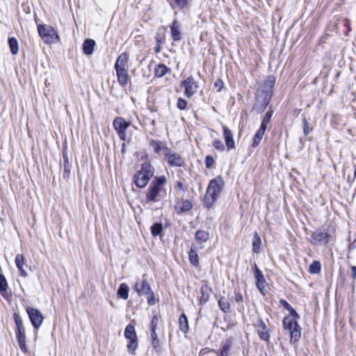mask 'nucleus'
<instances>
[{"label":"nucleus","instance_id":"052dcab7","mask_svg":"<svg viewBox=\"0 0 356 356\" xmlns=\"http://www.w3.org/2000/svg\"><path fill=\"white\" fill-rule=\"evenodd\" d=\"M161 51V44H156V45L154 47V51L156 54L160 53Z\"/></svg>","mask_w":356,"mask_h":356},{"label":"nucleus","instance_id":"c756f323","mask_svg":"<svg viewBox=\"0 0 356 356\" xmlns=\"http://www.w3.org/2000/svg\"><path fill=\"white\" fill-rule=\"evenodd\" d=\"M189 261L194 266H199V257L194 245H192L189 251Z\"/></svg>","mask_w":356,"mask_h":356},{"label":"nucleus","instance_id":"3c124183","mask_svg":"<svg viewBox=\"0 0 356 356\" xmlns=\"http://www.w3.org/2000/svg\"><path fill=\"white\" fill-rule=\"evenodd\" d=\"M204 162L207 168H211L215 163L213 158L210 155L206 156Z\"/></svg>","mask_w":356,"mask_h":356},{"label":"nucleus","instance_id":"79ce46f5","mask_svg":"<svg viewBox=\"0 0 356 356\" xmlns=\"http://www.w3.org/2000/svg\"><path fill=\"white\" fill-rule=\"evenodd\" d=\"M14 319H15V324L17 326V331L24 330V326H23V321H22L19 314H17V313L14 314Z\"/></svg>","mask_w":356,"mask_h":356},{"label":"nucleus","instance_id":"cd10ccee","mask_svg":"<svg viewBox=\"0 0 356 356\" xmlns=\"http://www.w3.org/2000/svg\"><path fill=\"white\" fill-rule=\"evenodd\" d=\"M139 172L151 179L154 175V168L149 163L145 162L142 165L141 170Z\"/></svg>","mask_w":356,"mask_h":356},{"label":"nucleus","instance_id":"4d7b16f0","mask_svg":"<svg viewBox=\"0 0 356 356\" xmlns=\"http://www.w3.org/2000/svg\"><path fill=\"white\" fill-rule=\"evenodd\" d=\"M234 300L237 302H243V295L241 293H240L239 292H235Z\"/></svg>","mask_w":356,"mask_h":356},{"label":"nucleus","instance_id":"bb28decb","mask_svg":"<svg viewBox=\"0 0 356 356\" xmlns=\"http://www.w3.org/2000/svg\"><path fill=\"white\" fill-rule=\"evenodd\" d=\"M266 130V129L260 127L259 129L257 131L254 136L253 141L252 143V146L253 147H257L259 146L264 135L265 134Z\"/></svg>","mask_w":356,"mask_h":356},{"label":"nucleus","instance_id":"37998d69","mask_svg":"<svg viewBox=\"0 0 356 356\" xmlns=\"http://www.w3.org/2000/svg\"><path fill=\"white\" fill-rule=\"evenodd\" d=\"M233 345V339L232 337L227 338L222 343L221 350L229 351Z\"/></svg>","mask_w":356,"mask_h":356},{"label":"nucleus","instance_id":"de8ad7c7","mask_svg":"<svg viewBox=\"0 0 356 356\" xmlns=\"http://www.w3.org/2000/svg\"><path fill=\"white\" fill-rule=\"evenodd\" d=\"M213 146L215 149L220 152H223L225 150V145L220 140H216L213 142Z\"/></svg>","mask_w":356,"mask_h":356},{"label":"nucleus","instance_id":"6e6d98bb","mask_svg":"<svg viewBox=\"0 0 356 356\" xmlns=\"http://www.w3.org/2000/svg\"><path fill=\"white\" fill-rule=\"evenodd\" d=\"M214 86L218 88V91L220 92L223 87V82L221 79H218L214 83Z\"/></svg>","mask_w":356,"mask_h":356},{"label":"nucleus","instance_id":"c9c22d12","mask_svg":"<svg viewBox=\"0 0 356 356\" xmlns=\"http://www.w3.org/2000/svg\"><path fill=\"white\" fill-rule=\"evenodd\" d=\"M261 244V240L257 234V232H254L252 239V251L254 253H259L260 250V246Z\"/></svg>","mask_w":356,"mask_h":356},{"label":"nucleus","instance_id":"423d86ee","mask_svg":"<svg viewBox=\"0 0 356 356\" xmlns=\"http://www.w3.org/2000/svg\"><path fill=\"white\" fill-rule=\"evenodd\" d=\"M124 337L129 340V343L127 345L128 351L132 355H134L135 350L138 347V338L135 327L133 325H127L124 330Z\"/></svg>","mask_w":356,"mask_h":356},{"label":"nucleus","instance_id":"20e7f679","mask_svg":"<svg viewBox=\"0 0 356 356\" xmlns=\"http://www.w3.org/2000/svg\"><path fill=\"white\" fill-rule=\"evenodd\" d=\"M165 176L155 177L152 181L146 195L147 202H156L163 185L165 183Z\"/></svg>","mask_w":356,"mask_h":356},{"label":"nucleus","instance_id":"a211bd4d","mask_svg":"<svg viewBox=\"0 0 356 356\" xmlns=\"http://www.w3.org/2000/svg\"><path fill=\"white\" fill-rule=\"evenodd\" d=\"M171 29V36L174 41H179L181 39V25L177 21L175 20L170 27Z\"/></svg>","mask_w":356,"mask_h":356},{"label":"nucleus","instance_id":"58836bf2","mask_svg":"<svg viewBox=\"0 0 356 356\" xmlns=\"http://www.w3.org/2000/svg\"><path fill=\"white\" fill-rule=\"evenodd\" d=\"M321 264L318 261H314L309 266V271L312 274H318L321 272Z\"/></svg>","mask_w":356,"mask_h":356},{"label":"nucleus","instance_id":"49530a36","mask_svg":"<svg viewBox=\"0 0 356 356\" xmlns=\"http://www.w3.org/2000/svg\"><path fill=\"white\" fill-rule=\"evenodd\" d=\"M7 288H8L7 281H6L5 277L2 274H0V291L1 292L6 291L7 290Z\"/></svg>","mask_w":356,"mask_h":356},{"label":"nucleus","instance_id":"a878e982","mask_svg":"<svg viewBox=\"0 0 356 356\" xmlns=\"http://www.w3.org/2000/svg\"><path fill=\"white\" fill-rule=\"evenodd\" d=\"M170 71V69L165 65L159 63L155 67L154 75L156 77H162Z\"/></svg>","mask_w":356,"mask_h":356},{"label":"nucleus","instance_id":"bf43d9fd","mask_svg":"<svg viewBox=\"0 0 356 356\" xmlns=\"http://www.w3.org/2000/svg\"><path fill=\"white\" fill-rule=\"evenodd\" d=\"M155 39H156V44H161V43H163V38L159 35V34L156 35Z\"/></svg>","mask_w":356,"mask_h":356},{"label":"nucleus","instance_id":"0e129e2a","mask_svg":"<svg viewBox=\"0 0 356 356\" xmlns=\"http://www.w3.org/2000/svg\"><path fill=\"white\" fill-rule=\"evenodd\" d=\"M126 151V149H125V143H122V153H124Z\"/></svg>","mask_w":356,"mask_h":356},{"label":"nucleus","instance_id":"39448f33","mask_svg":"<svg viewBox=\"0 0 356 356\" xmlns=\"http://www.w3.org/2000/svg\"><path fill=\"white\" fill-rule=\"evenodd\" d=\"M163 155L168 163L172 167H183L185 165L184 159L177 153L165 147L163 148Z\"/></svg>","mask_w":356,"mask_h":356},{"label":"nucleus","instance_id":"7ed1b4c3","mask_svg":"<svg viewBox=\"0 0 356 356\" xmlns=\"http://www.w3.org/2000/svg\"><path fill=\"white\" fill-rule=\"evenodd\" d=\"M333 240L332 236L325 227H319L314 232L310 238V243L316 246L324 245Z\"/></svg>","mask_w":356,"mask_h":356},{"label":"nucleus","instance_id":"72a5a7b5","mask_svg":"<svg viewBox=\"0 0 356 356\" xmlns=\"http://www.w3.org/2000/svg\"><path fill=\"white\" fill-rule=\"evenodd\" d=\"M218 305L220 308L221 311L223 312L224 313H228L230 312V303L229 302L228 300L226 299L225 297H221L219 299Z\"/></svg>","mask_w":356,"mask_h":356},{"label":"nucleus","instance_id":"6ab92c4d","mask_svg":"<svg viewBox=\"0 0 356 356\" xmlns=\"http://www.w3.org/2000/svg\"><path fill=\"white\" fill-rule=\"evenodd\" d=\"M16 338L19 348L22 352L26 353L27 352V348L26 347V335L24 330L16 331Z\"/></svg>","mask_w":356,"mask_h":356},{"label":"nucleus","instance_id":"9b49d317","mask_svg":"<svg viewBox=\"0 0 356 356\" xmlns=\"http://www.w3.org/2000/svg\"><path fill=\"white\" fill-rule=\"evenodd\" d=\"M270 99L271 97L269 96V94L263 95V94L260 92L258 93L256 97V101L253 106V110L257 113H262L268 106Z\"/></svg>","mask_w":356,"mask_h":356},{"label":"nucleus","instance_id":"864d4df0","mask_svg":"<svg viewBox=\"0 0 356 356\" xmlns=\"http://www.w3.org/2000/svg\"><path fill=\"white\" fill-rule=\"evenodd\" d=\"M289 312L290 314L289 316H290L291 318H295L296 320H298L300 318L299 314L293 307H291V309L289 310Z\"/></svg>","mask_w":356,"mask_h":356},{"label":"nucleus","instance_id":"f3484780","mask_svg":"<svg viewBox=\"0 0 356 356\" xmlns=\"http://www.w3.org/2000/svg\"><path fill=\"white\" fill-rule=\"evenodd\" d=\"M275 83V77L272 75L268 76L264 81V89L259 92L263 94V95L269 94V96L271 97L272 89L274 87Z\"/></svg>","mask_w":356,"mask_h":356},{"label":"nucleus","instance_id":"473e14b6","mask_svg":"<svg viewBox=\"0 0 356 356\" xmlns=\"http://www.w3.org/2000/svg\"><path fill=\"white\" fill-rule=\"evenodd\" d=\"M273 110L271 107L269 108L268 111L265 113V115L263 117L261 123L260 127H263L264 129H266L268 124L270 123L271 118L273 114Z\"/></svg>","mask_w":356,"mask_h":356},{"label":"nucleus","instance_id":"7c9ffc66","mask_svg":"<svg viewBox=\"0 0 356 356\" xmlns=\"http://www.w3.org/2000/svg\"><path fill=\"white\" fill-rule=\"evenodd\" d=\"M129 288L125 283H122L120 285L118 290V295L120 298L127 300L129 297Z\"/></svg>","mask_w":356,"mask_h":356},{"label":"nucleus","instance_id":"e433bc0d","mask_svg":"<svg viewBox=\"0 0 356 356\" xmlns=\"http://www.w3.org/2000/svg\"><path fill=\"white\" fill-rule=\"evenodd\" d=\"M8 42L10 49V52L13 55H16L19 51L18 42L17 39L15 38H9Z\"/></svg>","mask_w":356,"mask_h":356},{"label":"nucleus","instance_id":"5fc2aeb1","mask_svg":"<svg viewBox=\"0 0 356 356\" xmlns=\"http://www.w3.org/2000/svg\"><path fill=\"white\" fill-rule=\"evenodd\" d=\"M280 304L282 305V307L286 309L287 311H289V309H291V308L292 307L290 304L285 300L284 299H280Z\"/></svg>","mask_w":356,"mask_h":356},{"label":"nucleus","instance_id":"5701e85b","mask_svg":"<svg viewBox=\"0 0 356 356\" xmlns=\"http://www.w3.org/2000/svg\"><path fill=\"white\" fill-rule=\"evenodd\" d=\"M15 264H16L17 268L20 271L21 275L22 277H26L27 276V273L23 267L24 264L25 263L24 257L21 254H17L15 257Z\"/></svg>","mask_w":356,"mask_h":356},{"label":"nucleus","instance_id":"f257e3e1","mask_svg":"<svg viewBox=\"0 0 356 356\" xmlns=\"http://www.w3.org/2000/svg\"><path fill=\"white\" fill-rule=\"evenodd\" d=\"M225 183L223 179L218 176L209 181L204 202L207 208L210 209L219 197Z\"/></svg>","mask_w":356,"mask_h":356},{"label":"nucleus","instance_id":"8fccbe9b","mask_svg":"<svg viewBox=\"0 0 356 356\" xmlns=\"http://www.w3.org/2000/svg\"><path fill=\"white\" fill-rule=\"evenodd\" d=\"M302 122H303V132L305 136H307L309 133V122L305 115H302Z\"/></svg>","mask_w":356,"mask_h":356},{"label":"nucleus","instance_id":"69168bd1","mask_svg":"<svg viewBox=\"0 0 356 356\" xmlns=\"http://www.w3.org/2000/svg\"><path fill=\"white\" fill-rule=\"evenodd\" d=\"M354 177H356V168L355 169V171H354Z\"/></svg>","mask_w":356,"mask_h":356},{"label":"nucleus","instance_id":"dca6fc26","mask_svg":"<svg viewBox=\"0 0 356 356\" xmlns=\"http://www.w3.org/2000/svg\"><path fill=\"white\" fill-rule=\"evenodd\" d=\"M115 70L116 72V75L118 77V81L119 84L121 86L124 87L128 83V81L129 80V75L128 73L127 68L120 67L115 68Z\"/></svg>","mask_w":356,"mask_h":356},{"label":"nucleus","instance_id":"4be33fe9","mask_svg":"<svg viewBox=\"0 0 356 356\" xmlns=\"http://www.w3.org/2000/svg\"><path fill=\"white\" fill-rule=\"evenodd\" d=\"M63 168H64V172H63V178L67 179L69 178L70 175L72 165L69 162L68 156L66 152H63Z\"/></svg>","mask_w":356,"mask_h":356},{"label":"nucleus","instance_id":"ddd939ff","mask_svg":"<svg viewBox=\"0 0 356 356\" xmlns=\"http://www.w3.org/2000/svg\"><path fill=\"white\" fill-rule=\"evenodd\" d=\"M257 332L259 338L265 341L269 342L270 334L265 322L259 318L257 321Z\"/></svg>","mask_w":356,"mask_h":356},{"label":"nucleus","instance_id":"f8f14e48","mask_svg":"<svg viewBox=\"0 0 356 356\" xmlns=\"http://www.w3.org/2000/svg\"><path fill=\"white\" fill-rule=\"evenodd\" d=\"M254 276L257 288L262 295H266L267 293L266 289V279L263 273L256 264L254 265Z\"/></svg>","mask_w":356,"mask_h":356},{"label":"nucleus","instance_id":"c03bdc74","mask_svg":"<svg viewBox=\"0 0 356 356\" xmlns=\"http://www.w3.org/2000/svg\"><path fill=\"white\" fill-rule=\"evenodd\" d=\"M205 288L207 286H202L200 289L201 296L200 298V303L204 304L209 300V295L207 293H205Z\"/></svg>","mask_w":356,"mask_h":356},{"label":"nucleus","instance_id":"b1692460","mask_svg":"<svg viewBox=\"0 0 356 356\" xmlns=\"http://www.w3.org/2000/svg\"><path fill=\"white\" fill-rule=\"evenodd\" d=\"M96 42L92 39H86L83 43V51L86 55H91L94 51Z\"/></svg>","mask_w":356,"mask_h":356},{"label":"nucleus","instance_id":"9d476101","mask_svg":"<svg viewBox=\"0 0 356 356\" xmlns=\"http://www.w3.org/2000/svg\"><path fill=\"white\" fill-rule=\"evenodd\" d=\"M181 86L184 88V95L188 98H191L193 95H195L199 88L197 82L192 76H190L183 80L181 82Z\"/></svg>","mask_w":356,"mask_h":356},{"label":"nucleus","instance_id":"a19ab883","mask_svg":"<svg viewBox=\"0 0 356 356\" xmlns=\"http://www.w3.org/2000/svg\"><path fill=\"white\" fill-rule=\"evenodd\" d=\"M151 331V340H152V345L154 348H157L160 346V340L157 336V334L156 333V331L154 330H150Z\"/></svg>","mask_w":356,"mask_h":356},{"label":"nucleus","instance_id":"f704fd0d","mask_svg":"<svg viewBox=\"0 0 356 356\" xmlns=\"http://www.w3.org/2000/svg\"><path fill=\"white\" fill-rule=\"evenodd\" d=\"M173 2L170 3L172 8H179L183 10L189 6V0H172Z\"/></svg>","mask_w":356,"mask_h":356},{"label":"nucleus","instance_id":"ea45409f","mask_svg":"<svg viewBox=\"0 0 356 356\" xmlns=\"http://www.w3.org/2000/svg\"><path fill=\"white\" fill-rule=\"evenodd\" d=\"M163 231V225L161 222H156L151 227V233L153 236H159Z\"/></svg>","mask_w":356,"mask_h":356},{"label":"nucleus","instance_id":"412c9836","mask_svg":"<svg viewBox=\"0 0 356 356\" xmlns=\"http://www.w3.org/2000/svg\"><path fill=\"white\" fill-rule=\"evenodd\" d=\"M135 184L138 188H144L149 181V178L146 175L138 172V173L135 175Z\"/></svg>","mask_w":356,"mask_h":356},{"label":"nucleus","instance_id":"680f3d73","mask_svg":"<svg viewBox=\"0 0 356 356\" xmlns=\"http://www.w3.org/2000/svg\"><path fill=\"white\" fill-rule=\"evenodd\" d=\"M351 270H352V277L353 278V280H355L356 279V266H351Z\"/></svg>","mask_w":356,"mask_h":356},{"label":"nucleus","instance_id":"393cba45","mask_svg":"<svg viewBox=\"0 0 356 356\" xmlns=\"http://www.w3.org/2000/svg\"><path fill=\"white\" fill-rule=\"evenodd\" d=\"M291 336V343H296L298 341L301 336V327L299 324H296L295 327L289 330Z\"/></svg>","mask_w":356,"mask_h":356},{"label":"nucleus","instance_id":"2eb2a0df","mask_svg":"<svg viewBox=\"0 0 356 356\" xmlns=\"http://www.w3.org/2000/svg\"><path fill=\"white\" fill-rule=\"evenodd\" d=\"M222 130L227 150L229 151L234 149L236 147V145L233 138L232 131L225 125H222Z\"/></svg>","mask_w":356,"mask_h":356},{"label":"nucleus","instance_id":"2f4dec72","mask_svg":"<svg viewBox=\"0 0 356 356\" xmlns=\"http://www.w3.org/2000/svg\"><path fill=\"white\" fill-rule=\"evenodd\" d=\"M296 324H298V320L291 318L290 316H286L283 319V327L289 331L295 327Z\"/></svg>","mask_w":356,"mask_h":356},{"label":"nucleus","instance_id":"09e8293b","mask_svg":"<svg viewBox=\"0 0 356 356\" xmlns=\"http://www.w3.org/2000/svg\"><path fill=\"white\" fill-rule=\"evenodd\" d=\"M186 106H187V102L184 99L179 97L177 99V107L180 110H184V109H186Z\"/></svg>","mask_w":356,"mask_h":356},{"label":"nucleus","instance_id":"0eeeda50","mask_svg":"<svg viewBox=\"0 0 356 356\" xmlns=\"http://www.w3.org/2000/svg\"><path fill=\"white\" fill-rule=\"evenodd\" d=\"M38 31L45 43H50L54 41V37L58 38L56 31L51 26L40 24L38 26Z\"/></svg>","mask_w":356,"mask_h":356},{"label":"nucleus","instance_id":"6e6552de","mask_svg":"<svg viewBox=\"0 0 356 356\" xmlns=\"http://www.w3.org/2000/svg\"><path fill=\"white\" fill-rule=\"evenodd\" d=\"M113 126L119 138L123 141L126 140L127 129L130 126V122L122 117H116L113 122Z\"/></svg>","mask_w":356,"mask_h":356},{"label":"nucleus","instance_id":"e2e57ef3","mask_svg":"<svg viewBox=\"0 0 356 356\" xmlns=\"http://www.w3.org/2000/svg\"><path fill=\"white\" fill-rule=\"evenodd\" d=\"M220 356H229V351H225V350H220Z\"/></svg>","mask_w":356,"mask_h":356},{"label":"nucleus","instance_id":"c85d7f7f","mask_svg":"<svg viewBox=\"0 0 356 356\" xmlns=\"http://www.w3.org/2000/svg\"><path fill=\"white\" fill-rule=\"evenodd\" d=\"M179 325L180 330L184 334L187 333L189 329L188 321L185 314H182L179 318Z\"/></svg>","mask_w":356,"mask_h":356},{"label":"nucleus","instance_id":"603ef678","mask_svg":"<svg viewBox=\"0 0 356 356\" xmlns=\"http://www.w3.org/2000/svg\"><path fill=\"white\" fill-rule=\"evenodd\" d=\"M158 323H159V318L157 316L154 315L152 317V321H151L150 330L156 331V328Z\"/></svg>","mask_w":356,"mask_h":356},{"label":"nucleus","instance_id":"4c0bfd02","mask_svg":"<svg viewBox=\"0 0 356 356\" xmlns=\"http://www.w3.org/2000/svg\"><path fill=\"white\" fill-rule=\"evenodd\" d=\"M209 238V234L204 230H197L195 233V239L201 242H206Z\"/></svg>","mask_w":356,"mask_h":356},{"label":"nucleus","instance_id":"aec40b11","mask_svg":"<svg viewBox=\"0 0 356 356\" xmlns=\"http://www.w3.org/2000/svg\"><path fill=\"white\" fill-rule=\"evenodd\" d=\"M129 55L126 52L122 53L117 58L114 68H127Z\"/></svg>","mask_w":356,"mask_h":356},{"label":"nucleus","instance_id":"13d9d810","mask_svg":"<svg viewBox=\"0 0 356 356\" xmlns=\"http://www.w3.org/2000/svg\"><path fill=\"white\" fill-rule=\"evenodd\" d=\"M175 188L181 191H184V184L181 181H177L175 186Z\"/></svg>","mask_w":356,"mask_h":356},{"label":"nucleus","instance_id":"4468645a","mask_svg":"<svg viewBox=\"0 0 356 356\" xmlns=\"http://www.w3.org/2000/svg\"><path fill=\"white\" fill-rule=\"evenodd\" d=\"M193 208V204L188 200H178L174 206V209L178 215L191 211Z\"/></svg>","mask_w":356,"mask_h":356},{"label":"nucleus","instance_id":"1a4fd4ad","mask_svg":"<svg viewBox=\"0 0 356 356\" xmlns=\"http://www.w3.org/2000/svg\"><path fill=\"white\" fill-rule=\"evenodd\" d=\"M26 312L29 316V318L35 330L40 327L43 322V315L38 309H35L31 307H26Z\"/></svg>","mask_w":356,"mask_h":356},{"label":"nucleus","instance_id":"a18cd8bd","mask_svg":"<svg viewBox=\"0 0 356 356\" xmlns=\"http://www.w3.org/2000/svg\"><path fill=\"white\" fill-rule=\"evenodd\" d=\"M150 145L153 147L154 152L156 154H159L160 151L161 150V141H156L154 140H152L150 141Z\"/></svg>","mask_w":356,"mask_h":356},{"label":"nucleus","instance_id":"f03ea898","mask_svg":"<svg viewBox=\"0 0 356 356\" xmlns=\"http://www.w3.org/2000/svg\"><path fill=\"white\" fill-rule=\"evenodd\" d=\"M134 289L139 296H147V302L149 305H154L156 303L154 294L147 281L146 274H143L142 279L136 281Z\"/></svg>","mask_w":356,"mask_h":356}]
</instances>
